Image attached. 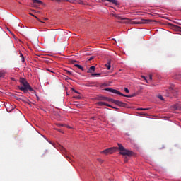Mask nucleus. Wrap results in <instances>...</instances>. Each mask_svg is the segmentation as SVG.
Instances as JSON below:
<instances>
[{"mask_svg": "<svg viewBox=\"0 0 181 181\" xmlns=\"http://www.w3.org/2000/svg\"><path fill=\"white\" fill-rule=\"evenodd\" d=\"M51 1H54V0H51ZM56 1H57V2H59L60 0H56Z\"/></svg>", "mask_w": 181, "mask_h": 181, "instance_id": "nucleus-40", "label": "nucleus"}, {"mask_svg": "<svg viewBox=\"0 0 181 181\" xmlns=\"http://www.w3.org/2000/svg\"><path fill=\"white\" fill-rule=\"evenodd\" d=\"M102 100H103V101H107V100H108V98H107V97H103V98H102Z\"/></svg>", "mask_w": 181, "mask_h": 181, "instance_id": "nucleus-24", "label": "nucleus"}, {"mask_svg": "<svg viewBox=\"0 0 181 181\" xmlns=\"http://www.w3.org/2000/svg\"><path fill=\"white\" fill-rule=\"evenodd\" d=\"M65 71L68 76H73V73H71L70 71L66 70Z\"/></svg>", "mask_w": 181, "mask_h": 181, "instance_id": "nucleus-19", "label": "nucleus"}, {"mask_svg": "<svg viewBox=\"0 0 181 181\" xmlns=\"http://www.w3.org/2000/svg\"><path fill=\"white\" fill-rule=\"evenodd\" d=\"M112 40H115V39L113 38Z\"/></svg>", "mask_w": 181, "mask_h": 181, "instance_id": "nucleus-43", "label": "nucleus"}, {"mask_svg": "<svg viewBox=\"0 0 181 181\" xmlns=\"http://www.w3.org/2000/svg\"><path fill=\"white\" fill-rule=\"evenodd\" d=\"M30 15H32L33 16H33L32 13H30Z\"/></svg>", "mask_w": 181, "mask_h": 181, "instance_id": "nucleus-42", "label": "nucleus"}, {"mask_svg": "<svg viewBox=\"0 0 181 181\" xmlns=\"http://www.w3.org/2000/svg\"><path fill=\"white\" fill-rule=\"evenodd\" d=\"M98 105H99V107H103V105H105L106 107H110V108H115L114 107H112L111 105L107 104L105 102H98L97 103Z\"/></svg>", "mask_w": 181, "mask_h": 181, "instance_id": "nucleus-8", "label": "nucleus"}, {"mask_svg": "<svg viewBox=\"0 0 181 181\" xmlns=\"http://www.w3.org/2000/svg\"><path fill=\"white\" fill-rule=\"evenodd\" d=\"M150 22H156V21L151 19H141L140 21H132L134 25H141L142 23H149Z\"/></svg>", "mask_w": 181, "mask_h": 181, "instance_id": "nucleus-5", "label": "nucleus"}, {"mask_svg": "<svg viewBox=\"0 0 181 181\" xmlns=\"http://www.w3.org/2000/svg\"><path fill=\"white\" fill-rule=\"evenodd\" d=\"M111 100H115V99H112V98H107V101H110V102H111Z\"/></svg>", "mask_w": 181, "mask_h": 181, "instance_id": "nucleus-31", "label": "nucleus"}, {"mask_svg": "<svg viewBox=\"0 0 181 181\" xmlns=\"http://www.w3.org/2000/svg\"><path fill=\"white\" fill-rule=\"evenodd\" d=\"M0 77H4V72H0Z\"/></svg>", "mask_w": 181, "mask_h": 181, "instance_id": "nucleus-29", "label": "nucleus"}, {"mask_svg": "<svg viewBox=\"0 0 181 181\" xmlns=\"http://www.w3.org/2000/svg\"><path fill=\"white\" fill-rule=\"evenodd\" d=\"M116 18H117V19H119V20H120V21H128V18H122V17L119 16H117V17H116Z\"/></svg>", "mask_w": 181, "mask_h": 181, "instance_id": "nucleus-15", "label": "nucleus"}, {"mask_svg": "<svg viewBox=\"0 0 181 181\" xmlns=\"http://www.w3.org/2000/svg\"><path fill=\"white\" fill-rule=\"evenodd\" d=\"M172 26L173 28H175V29H176L177 30H180V32H181V27L180 26H177V25H172Z\"/></svg>", "mask_w": 181, "mask_h": 181, "instance_id": "nucleus-16", "label": "nucleus"}, {"mask_svg": "<svg viewBox=\"0 0 181 181\" xmlns=\"http://www.w3.org/2000/svg\"><path fill=\"white\" fill-rule=\"evenodd\" d=\"M112 16H114L115 18H117L118 16V15L117 14H112Z\"/></svg>", "mask_w": 181, "mask_h": 181, "instance_id": "nucleus-32", "label": "nucleus"}, {"mask_svg": "<svg viewBox=\"0 0 181 181\" xmlns=\"http://www.w3.org/2000/svg\"><path fill=\"white\" fill-rule=\"evenodd\" d=\"M33 4H42L40 0H33Z\"/></svg>", "mask_w": 181, "mask_h": 181, "instance_id": "nucleus-17", "label": "nucleus"}, {"mask_svg": "<svg viewBox=\"0 0 181 181\" xmlns=\"http://www.w3.org/2000/svg\"><path fill=\"white\" fill-rule=\"evenodd\" d=\"M176 78H177L178 80H180L181 76H177Z\"/></svg>", "mask_w": 181, "mask_h": 181, "instance_id": "nucleus-34", "label": "nucleus"}, {"mask_svg": "<svg viewBox=\"0 0 181 181\" xmlns=\"http://www.w3.org/2000/svg\"><path fill=\"white\" fill-rule=\"evenodd\" d=\"M149 78H150V80H152V74L149 75Z\"/></svg>", "mask_w": 181, "mask_h": 181, "instance_id": "nucleus-33", "label": "nucleus"}, {"mask_svg": "<svg viewBox=\"0 0 181 181\" xmlns=\"http://www.w3.org/2000/svg\"><path fill=\"white\" fill-rule=\"evenodd\" d=\"M20 56H21V58H22V57H23V54L22 53H21Z\"/></svg>", "mask_w": 181, "mask_h": 181, "instance_id": "nucleus-38", "label": "nucleus"}, {"mask_svg": "<svg viewBox=\"0 0 181 181\" xmlns=\"http://www.w3.org/2000/svg\"><path fill=\"white\" fill-rule=\"evenodd\" d=\"M117 145L119 146V151H120L119 152L120 155H122L123 156H132V151L125 149V147L121 144H118Z\"/></svg>", "mask_w": 181, "mask_h": 181, "instance_id": "nucleus-2", "label": "nucleus"}, {"mask_svg": "<svg viewBox=\"0 0 181 181\" xmlns=\"http://www.w3.org/2000/svg\"><path fill=\"white\" fill-rule=\"evenodd\" d=\"M47 71H50V73H54V71H52V69H47Z\"/></svg>", "mask_w": 181, "mask_h": 181, "instance_id": "nucleus-30", "label": "nucleus"}, {"mask_svg": "<svg viewBox=\"0 0 181 181\" xmlns=\"http://www.w3.org/2000/svg\"><path fill=\"white\" fill-rule=\"evenodd\" d=\"M172 109L174 111H181V104L177 103V104L174 105L172 107Z\"/></svg>", "mask_w": 181, "mask_h": 181, "instance_id": "nucleus-9", "label": "nucleus"}, {"mask_svg": "<svg viewBox=\"0 0 181 181\" xmlns=\"http://www.w3.org/2000/svg\"><path fill=\"white\" fill-rule=\"evenodd\" d=\"M98 160L99 161V162H101V163H103V160H101V159H98Z\"/></svg>", "mask_w": 181, "mask_h": 181, "instance_id": "nucleus-37", "label": "nucleus"}, {"mask_svg": "<svg viewBox=\"0 0 181 181\" xmlns=\"http://www.w3.org/2000/svg\"><path fill=\"white\" fill-rule=\"evenodd\" d=\"M122 23H127V22L123 21Z\"/></svg>", "mask_w": 181, "mask_h": 181, "instance_id": "nucleus-41", "label": "nucleus"}, {"mask_svg": "<svg viewBox=\"0 0 181 181\" xmlns=\"http://www.w3.org/2000/svg\"><path fill=\"white\" fill-rule=\"evenodd\" d=\"M94 71H95V66H93L89 68L88 73H90L91 74H93Z\"/></svg>", "mask_w": 181, "mask_h": 181, "instance_id": "nucleus-11", "label": "nucleus"}, {"mask_svg": "<svg viewBox=\"0 0 181 181\" xmlns=\"http://www.w3.org/2000/svg\"><path fill=\"white\" fill-rule=\"evenodd\" d=\"M67 2H70L71 4H76L77 2H80V0H66Z\"/></svg>", "mask_w": 181, "mask_h": 181, "instance_id": "nucleus-14", "label": "nucleus"}, {"mask_svg": "<svg viewBox=\"0 0 181 181\" xmlns=\"http://www.w3.org/2000/svg\"><path fill=\"white\" fill-rule=\"evenodd\" d=\"M21 62H22L23 63H25V57H23L21 58Z\"/></svg>", "mask_w": 181, "mask_h": 181, "instance_id": "nucleus-27", "label": "nucleus"}, {"mask_svg": "<svg viewBox=\"0 0 181 181\" xmlns=\"http://www.w3.org/2000/svg\"><path fill=\"white\" fill-rule=\"evenodd\" d=\"M72 91H74V93H76V94H80V92L77 91L74 88H72Z\"/></svg>", "mask_w": 181, "mask_h": 181, "instance_id": "nucleus-22", "label": "nucleus"}, {"mask_svg": "<svg viewBox=\"0 0 181 181\" xmlns=\"http://www.w3.org/2000/svg\"><path fill=\"white\" fill-rule=\"evenodd\" d=\"M106 91H109V93H112L113 94H118L119 95H122V97H127V98H131L132 97H135V94L134 95H124L119 92V90H117L115 89L112 88H106Z\"/></svg>", "mask_w": 181, "mask_h": 181, "instance_id": "nucleus-3", "label": "nucleus"}, {"mask_svg": "<svg viewBox=\"0 0 181 181\" xmlns=\"http://www.w3.org/2000/svg\"><path fill=\"white\" fill-rule=\"evenodd\" d=\"M117 149H118L117 147H111L101 151V153H104L105 155H110L114 153V152H117Z\"/></svg>", "mask_w": 181, "mask_h": 181, "instance_id": "nucleus-4", "label": "nucleus"}, {"mask_svg": "<svg viewBox=\"0 0 181 181\" xmlns=\"http://www.w3.org/2000/svg\"><path fill=\"white\" fill-rule=\"evenodd\" d=\"M75 98H77V100H81V95L75 96Z\"/></svg>", "mask_w": 181, "mask_h": 181, "instance_id": "nucleus-25", "label": "nucleus"}, {"mask_svg": "<svg viewBox=\"0 0 181 181\" xmlns=\"http://www.w3.org/2000/svg\"><path fill=\"white\" fill-rule=\"evenodd\" d=\"M92 77H98L100 76H101V74H91Z\"/></svg>", "mask_w": 181, "mask_h": 181, "instance_id": "nucleus-18", "label": "nucleus"}, {"mask_svg": "<svg viewBox=\"0 0 181 181\" xmlns=\"http://www.w3.org/2000/svg\"><path fill=\"white\" fill-rule=\"evenodd\" d=\"M169 93L173 95L174 97H177V90L175 86H171L168 89Z\"/></svg>", "mask_w": 181, "mask_h": 181, "instance_id": "nucleus-7", "label": "nucleus"}, {"mask_svg": "<svg viewBox=\"0 0 181 181\" xmlns=\"http://www.w3.org/2000/svg\"><path fill=\"white\" fill-rule=\"evenodd\" d=\"M111 103H113V104H116V105H118L119 107H124V108H127L128 107V105L127 103L119 100H111Z\"/></svg>", "mask_w": 181, "mask_h": 181, "instance_id": "nucleus-6", "label": "nucleus"}, {"mask_svg": "<svg viewBox=\"0 0 181 181\" xmlns=\"http://www.w3.org/2000/svg\"><path fill=\"white\" fill-rule=\"evenodd\" d=\"M71 63H72V64H74L75 63H77V61H76V60H72V61H71Z\"/></svg>", "mask_w": 181, "mask_h": 181, "instance_id": "nucleus-28", "label": "nucleus"}, {"mask_svg": "<svg viewBox=\"0 0 181 181\" xmlns=\"http://www.w3.org/2000/svg\"><path fill=\"white\" fill-rule=\"evenodd\" d=\"M158 98L160 99V100H161L162 101H163L165 99H163V96H162L161 95H158Z\"/></svg>", "mask_w": 181, "mask_h": 181, "instance_id": "nucleus-21", "label": "nucleus"}, {"mask_svg": "<svg viewBox=\"0 0 181 181\" xmlns=\"http://www.w3.org/2000/svg\"><path fill=\"white\" fill-rule=\"evenodd\" d=\"M35 18H36V19L40 22V20L39 19V18H37V16H35Z\"/></svg>", "mask_w": 181, "mask_h": 181, "instance_id": "nucleus-36", "label": "nucleus"}, {"mask_svg": "<svg viewBox=\"0 0 181 181\" xmlns=\"http://www.w3.org/2000/svg\"><path fill=\"white\" fill-rule=\"evenodd\" d=\"M124 162H128V158H125Z\"/></svg>", "mask_w": 181, "mask_h": 181, "instance_id": "nucleus-39", "label": "nucleus"}, {"mask_svg": "<svg viewBox=\"0 0 181 181\" xmlns=\"http://www.w3.org/2000/svg\"><path fill=\"white\" fill-rule=\"evenodd\" d=\"M107 2H112V4H114L115 5H118V1L117 0H106Z\"/></svg>", "mask_w": 181, "mask_h": 181, "instance_id": "nucleus-13", "label": "nucleus"}, {"mask_svg": "<svg viewBox=\"0 0 181 181\" xmlns=\"http://www.w3.org/2000/svg\"><path fill=\"white\" fill-rule=\"evenodd\" d=\"M20 83L23 85V86H18V88L19 90H21V91H23L24 93H27L28 90L31 92L35 91V90L32 88V86H30L29 83H28V81H26V79L23 78H20Z\"/></svg>", "mask_w": 181, "mask_h": 181, "instance_id": "nucleus-1", "label": "nucleus"}, {"mask_svg": "<svg viewBox=\"0 0 181 181\" xmlns=\"http://www.w3.org/2000/svg\"><path fill=\"white\" fill-rule=\"evenodd\" d=\"M141 78H144V80H146V78L144 76H141Z\"/></svg>", "mask_w": 181, "mask_h": 181, "instance_id": "nucleus-35", "label": "nucleus"}, {"mask_svg": "<svg viewBox=\"0 0 181 181\" xmlns=\"http://www.w3.org/2000/svg\"><path fill=\"white\" fill-rule=\"evenodd\" d=\"M105 66L107 67V70H110V69H111V59H107V64H105Z\"/></svg>", "mask_w": 181, "mask_h": 181, "instance_id": "nucleus-10", "label": "nucleus"}, {"mask_svg": "<svg viewBox=\"0 0 181 181\" xmlns=\"http://www.w3.org/2000/svg\"><path fill=\"white\" fill-rule=\"evenodd\" d=\"M94 59V57H90L88 59V62H91V60H93Z\"/></svg>", "mask_w": 181, "mask_h": 181, "instance_id": "nucleus-26", "label": "nucleus"}, {"mask_svg": "<svg viewBox=\"0 0 181 181\" xmlns=\"http://www.w3.org/2000/svg\"><path fill=\"white\" fill-rule=\"evenodd\" d=\"M138 110L139 111H146V110H148V108H139Z\"/></svg>", "mask_w": 181, "mask_h": 181, "instance_id": "nucleus-20", "label": "nucleus"}, {"mask_svg": "<svg viewBox=\"0 0 181 181\" xmlns=\"http://www.w3.org/2000/svg\"><path fill=\"white\" fill-rule=\"evenodd\" d=\"M74 66H75V67H77L78 69H79L82 71H84V67H83L81 65L74 64Z\"/></svg>", "mask_w": 181, "mask_h": 181, "instance_id": "nucleus-12", "label": "nucleus"}, {"mask_svg": "<svg viewBox=\"0 0 181 181\" xmlns=\"http://www.w3.org/2000/svg\"><path fill=\"white\" fill-rule=\"evenodd\" d=\"M124 91L125 93H129V88H124Z\"/></svg>", "mask_w": 181, "mask_h": 181, "instance_id": "nucleus-23", "label": "nucleus"}]
</instances>
